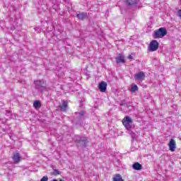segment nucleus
Wrapping results in <instances>:
<instances>
[{"mask_svg":"<svg viewBox=\"0 0 181 181\" xmlns=\"http://www.w3.org/2000/svg\"><path fill=\"white\" fill-rule=\"evenodd\" d=\"M99 90L101 93H105L107 91V83L102 81L99 83Z\"/></svg>","mask_w":181,"mask_h":181,"instance_id":"nucleus-11","label":"nucleus"},{"mask_svg":"<svg viewBox=\"0 0 181 181\" xmlns=\"http://www.w3.org/2000/svg\"><path fill=\"white\" fill-rule=\"evenodd\" d=\"M76 18L79 19V21H84V19L88 18V15L86 12H79L76 14Z\"/></svg>","mask_w":181,"mask_h":181,"instance_id":"nucleus-9","label":"nucleus"},{"mask_svg":"<svg viewBox=\"0 0 181 181\" xmlns=\"http://www.w3.org/2000/svg\"><path fill=\"white\" fill-rule=\"evenodd\" d=\"M49 177L47 176H44L41 178L40 181H48Z\"/></svg>","mask_w":181,"mask_h":181,"instance_id":"nucleus-19","label":"nucleus"},{"mask_svg":"<svg viewBox=\"0 0 181 181\" xmlns=\"http://www.w3.org/2000/svg\"><path fill=\"white\" fill-rule=\"evenodd\" d=\"M139 2V0H127L126 4L129 6H132V5H136Z\"/></svg>","mask_w":181,"mask_h":181,"instance_id":"nucleus-13","label":"nucleus"},{"mask_svg":"<svg viewBox=\"0 0 181 181\" xmlns=\"http://www.w3.org/2000/svg\"><path fill=\"white\" fill-rule=\"evenodd\" d=\"M75 142L77 146L80 148H86L87 144H88V139L86 136H76Z\"/></svg>","mask_w":181,"mask_h":181,"instance_id":"nucleus-3","label":"nucleus"},{"mask_svg":"<svg viewBox=\"0 0 181 181\" xmlns=\"http://www.w3.org/2000/svg\"><path fill=\"white\" fill-rule=\"evenodd\" d=\"M59 181H64V180H60Z\"/></svg>","mask_w":181,"mask_h":181,"instance_id":"nucleus-24","label":"nucleus"},{"mask_svg":"<svg viewBox=\"0 0 181 181\" xmlns=\"http://www.w3.org/2000/svg\"><path fill=\"white\" fill-rule=\"evenodd\" d=\"M62 172H60L59 170L57 169H53V173H52V175H53L54 176H57V175H61Z\"/></svg>","mask_w":181,"mask_h":181,"instance_id":"nucleus-18","label":"nucleus"},{"mask_svg":"<svg viewBox=\"0 0 181 181\" xmlns=\"http://www.w3.org/2000/svg\"><path fill=\"white\" fill-rule=\"evenodd\" d=\"M34 108H40L42 107V104L40 103V100H35L33 103Z\"/></svg>","mask_w":181,"mask_h":181,"instance_id":"nucleus-17","label":"nucleus"},{"mask_svg":"<svg viewBox=\"0 0 181 181\" xmlns=\"http://www.w3.org/2000/svg\"><path fill=\"white\" fill-rule=\"evenodd\" d=\"M80 118H81L82 117H84V115L86 114V112L84 111H82L81 112H78Z\"/></svg>","mask_w":181,"mask_h":181,"instance_id":"nucleus-20","label":"nucleus"},{"mask_svg":"<svg viewBox=\"0 0 181 181\" xmlns=\"http://www.w3.org/2000/svg\"><path fill=\"white\" fill-rule=\"evenodd\" d=\"M135 80H137V81H139L144 80L145 78V74H144V71H139L137 74L134 75Z\"/></svg>","mask_w":181,"mask_h":181,"instance_id":"nucleus-10","label":"nucleus"},{"mask_svg":"<svg viewBox=\"0 0 181 181\" xmlns=\"http://www.w3.org/2000/svg\"><path fill=\"white\" fill-rule=\"evenodd\" d=\"M132 56L129 55V59H132Z\"/></svg>","mask_w":181,"mask_h":181,"instance_id":"nucleus-23","label":"nucleus"},{"mask_svg":"<svg viewBox=\"0 0 181 181\" xmlns=\"http://www.w3.org/2000/svg\"><path fill=\"white\" fill-rule=\"evenodd\" d=\"M6 114H7V115H9L11 114V111L6 110Z\"/></svg>","mask_w":181,"mask_h":181,"instance_id":"nucleus-22","label":"nucleus"},{"mask_svg":"<svg viewBox=\"0 0 181 181\" xmlns=\"http://www.w3.org/2000/svg\"><path fill=\"white\" fill-rule=\"evenodd\" d=\"M159 47V42L156 40H153L150 42L149 52H156Z\"/></svg>","mask_w":181,"mask_h":181,"instance_id":"nucleus-5","label":"nucleus"},{"mask_svg":"<svg viewBox=\"0 0 181 181\" xmlns=\"http://www.w3.org/2000/svg\"><path fill=\"white\" fill-rule=\"evenodd\" d=\"M116 63H117V64H124L125 57L122 54H119V55L116 57Z\"/></svg>","mask_w":181,"mask_h":181,"instance_id":"nucleus-8","label":"nucleus"},{"mask_svg":"<svg viewBox=\"0 0 181 181\" xmlns=\"http://www.w3.org/2000/svg\"><path fill=\"white\" fill-rule=\"evenodd\" d=\"M177 16L181 18V9L178 11Z\"/></svg>","mask_w":181,"mask_h":181,"instance_id":"nucleus-21","label":"nucleus"},{"mask_svg":"<svg viewBox=\"0 0 181 181\" xmlns=\"http://www.w3.org/2000/svg\"><path fill=\"white\" fill-rule=\"evenodd\" d=\"M168 146H169V150L171 152H175V151H176V141H175V139H171L170 140V142L168 144Z\"/></svg>","mask_w":181,"mask_h":181,"instance_id":"nucleus-6","label":"nucleus"},{"mask_svg":"<svg viewBox=\"0 0 181 181\" xmlns=\"http://www.w3.org/2000/svg\"><path fill=\"white\" fill-rule=\"evenodd\" d=\"M130 91L131 93H136V91H138V86L135 85V84H132V87L130 88Z\"/></svg>","mask_w":181,"mask_h":181,"instance_id":"nucleus-16","label":"nucleus"},{"mask_svg":"<svg viewBox=\"0 0 181 181\" xmlns=\"http://www.w3.org/2000/svg\"><path fill=\"white\" fill-rule=\"evenodd\" d=\"M34 85L35 90H37L39 93H44V91H47V86L43 80L35 81Z\"/></svg>","mask_w":181,"mask_h":181,"instance_id":"nucleus-2","label":"nucleus"},{"mask_svg":"<svg viewBox=\"0 0 181 181\" xmlns=\"http://www.w3.org/2000/svg\"><path fill=\"white\" fill-rule=\"evenodd\" d=\"M154 39H160L168 35V30L165 28H160L158 30L154 31Z\"/></svg>","mask_w":181,"mask_h":181,"instance_id":"nucleus-4","label":"nucleus"},{"mask_svg":"<svg viewBox=\"0 0 181 181\" xmlns=\"http://www.w3.org/2000/svg\"><path fill=\"white\" fill-rule=\"evenodd\" d=\"M13 160H14L15 163H19V162H21V154H19V153H14Z\"/></svg>","mask_w":181,"mask_h":181,"instance_id":"nucleus-12","label":"nucleus"},{"mask_svg":"<svg viewBox=\"0 0 181 181\" xmlns=\"http://www.w3.org/2000/svg\"><path fill=\"white\" fill-rule=\"evenodd\" d=\"M113 181H124L122 179V176L119 174H117L114 177H113Z\"/></svg>","mask_w":181,"mask_h":181,"instance_id":"nucleus-15","label":"nucleus"},{"mask_svg":"<svg viewBox=\"0 0 181 181\" xmlns=\"http://www.w3.org/2000/svg\"><path fill=\"white\" fill-rule=\"evenodd\" d=\"M180 2H181V0H180Z\"/></svg>","mask_w":181,"mask_h":181,"instance_id":"nucleus-25","label":"nucleus"},{"mask_svg":"<svg viewBox=\"0 0 181 181\" xmlns=\"http://www.w3.org/2000/svg\"><path fill=\"white\" fill-rule=\"evenodd\" d=\"M62 105L59 106L58 110H60L62 112H64L67 110V107H69V104L67 103V101L62 100Z\"/></svg>","mask_w":181,"mask_h":181,"instance_id":"nucleus-7","label":"nucleus"},{"mask_svg":"<svg viewBox=\"0 0 181 181\" xmlns=\"http://www.w3.org/2000/svg\"><path fill=\"white\" fill-rule=\"evenodd\" d=\"M122 124L124 128H126V129L128 131L132 139L133 140L135 139L136 134L134 132L131 131V129H132V118H131L129 116H126L122 119Z\"/></svg>","mask_w":181,"mask_h":181,"instance_id":"nucleus-1","label":"nucleus"},{"mask_svg":"<svg viewBox=\"0 0 181 181\" xmlns=\"http://www.w3.org/2000/svg\"><path fill=\"white\" fill-rule=\"evenodd\" d=\"M132 168L134 169V170H141L142 169V165H141L139 163H134L132 165Z\"/></svg>","mask_w":181,"mask_h":181,"instance_id":"nucleus-14","label":"nucleus"}]
</instances>
